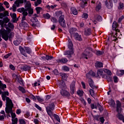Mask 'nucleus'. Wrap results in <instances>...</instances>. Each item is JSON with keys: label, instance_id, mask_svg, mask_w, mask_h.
Listing matches in <instances>:
<instances>
[{"label": "nucleus", "instance_id": "obj_1", "mask_svg": "<svg viewBox=\"0 0 124 124\" xmlns=\"http://www.w3.org/2000/svg\"><path fill=\"white\" fill-rule=\"evenodd\" d=\"M7 106L5 108V112L7 114H9L10 113L12 118V124H17L18 119L17 118H15L16 117V114L12 112V109L14 106L13 103H12V101L9 100L8 98H7Z\"/></svg>", "mask_w": 124, "mask_h": 124}, {"label": "nucleus", "instance_id": "obj_2", "mask_svg": "<svg viewBox=\"0 0 124 124\" xmlns=\"http://www.w3.org/2000/svg\"><path fill=\"white\" fill-rule=\"evenodd\" d=\"M4 24V21L0 20V25H1V27H2ZM9 34V33L4 29H2L1 30H0V35L2 36V38H3V39L5 40V41H7V40H8V38H9V36H8Z\"/></svg>", "mask_w": 124, "mask_h": 124}, {"label": "nucleus", "instance_id": "obj_3", "mask_svg": "<svg viewBox=\"0 0 124 124\" xmlns=\"http://www.w3.org/2000/svg\"><path fill=\"white\" fill-rule=\"evenodd\" d=\"M31 8V4L30 2H28L25 5V9L22 8L19 9V10L20 12H22V20H26V16H28V10Z\"/></svg>", "mask_w": 124, "mask_h": 124}, {"label": "nucleus", "instance_id": "obj_4", "mask_svg": "<svg viewBox=\"0 0 124 124\" xmlns=\"http://www.w3.org/2000/svg\"><path fill=\"white\" fill-rule=\"evenodd\" d=\"M38 17L36 14L33 15V17L30 20H27V22L30 24L32 27H36V21H37V18L36 17Z\"/></svg>", "mask_w": 124, "mask_h": 124}, {"label": "nucleus", "instance_id": "obj_5", "mask_svg": "<svg viewBox=\"0 0 124 124\" xmlns=\"http://www.w3.org/2000/svg\"><path fill=\"white\" fill-rule=\"evenodd\" d=\"M55 109V105L52 103L46 108V112L49 116H53L52 111Z\"/></svg>", "mask_w": 124, "mask_h": 124}, {"label": "nucleus", "instance_id": "obj_6", "mask_svg": "<svg viewBox=\"0 0 124 124\" xmlns=\"http://www.w3.org/2000/svg\"><path fill=\"white\" fill-rule=\"evenodd\" d=\"M114 2L116 3L118 1V0H113ZM105 5L108 9H111L113 7V2L112 0H106L105 2Z\"/></svg>", "mask_w": 124, "mask_h": 124}, {"label": "nucleus", "instance_id": "obj_7", "mask_svg": "<svg viewBox=\"0 0 124 124\" xmlns=\"http://www.w3.org/2000/svg\"><path fill=\"white\" fill-rule=\"evenodd\" d=\"M59 23L63 28H65L66 27V23H65V20H64V16L62 15L59 17Z\"/></svg>", "mask_w": 124, "mask_h": 124}, {"label": "nucleus", "instance_id": "obj_8", "mask_svg": "<svg viewBox=\"0 0 124 124\" xmlns=\"http://www.w3.org/2000/svg\"><path fill=\"white\" fill-rule=\"evenodd\" d=\"M81 57L84 59H86V60H88V58H90V57H91L90 49L89 48H87L81 54Z\"/></svg>", "mask_w": 124, "mask_h": 124}, {"label": "nucleus", "instance_id": "obj_9", "mask_svg": "<svg viewBox=\"0 0 124 124\" xmlns=\"http://www.w3.org/2000/svg\"><path fill=\"white\" fill-rule=\"evenodd\" d=\"M73 54H74V51L73 50H67L64 52V55L68 56L67 58L69 59L72 57V55H73Z\"/></svg>", "mask_w": 124, "mask_h": 124}, {"label": "nucleus", "instance_id": "obj_10", "mask_svg": "<svg viewBox=\"0 0 124 124\" xmlns=\"http://www.w3.org/2000/svg\"><path fill=\"white\" fill-rule=\"evenodd\" d=\"M70 93L71 94H74L75 92V81H73L71 83L70 86Z\"/></svg>", "mask_w": 124, "mask_h": 124}, {"label": "nucleus", "instance_id": "obj_11", "mask_svg": "<svg viewBox=\"0 0 124 124\" xmlns=\"http://www.w3.org/2000/svg\"><path fill=\"white\" fill-rule=\"evenodd\" d=\"M60 93L62 96H70V93L65 89L61 90Z\"/></svg>", "mask_w": 124, "mask_h": 124}, {"label": "nucleus", "instance_id": "obj_12", "mask_svg": "<svg viewBox=\"0 0 124 124\" xmlns=\"http://www.w3.org/2000/svg\"><path fill=\"white\" fill-rule=\"evenodd\" d=\"M94 120L95 121H98V122H100L102 124H104V118L101 117L99 115H95L94 116Z\"/></svg>", "mask_w": 124, "mask_h": 124}, {"label": "nucleus", "instance_id": "obj_13", "mask_svg": "<svg viewBox=\"0 0 124 124\" xmlns=\"http://www.w3.org/2000/svg\"><path fill=\"white\" fill-rule=\"evenodd\" d=\"M58 87H59V88L61 89V90L66 89L65 83L63 82V80H61L59 82Z\"/></svg>", "mask_w": 124, "mask_h": 124}, {"label": "nucleus", "instance_id": "obj_14", "mask_svg": "<svg viewBox=\"0 0 124 124\" xmlns=\"http://www.w3.org/2000/svg\"><path fill=\"white\" fill-rule=\"evenodd\" d=\"M89 84L91 88L92 89H97V86L94 85V83H93V80L92 79V78H89L88 80Z\"/></svg>", "mask_w": 124, "mask_h": 124}, {"label": "nucleus", "instance_id": "obj_15", "mask_svg": "<svg viewBox=\"0 0 124 124\" xmlns=\"http://www.w3.org/2000/svg\"><path fill=\"white\" fill-rule=\"evenodd\" d=\"M118 23L117 22L114 21L113 22L112 24V30L113 31H115V32H120V30L117 29V28H118Z\"/></svg>", "mask_w": 124, "mask_h": 124}, {"label": "nucleus", "instance_id": "obj_16", "mask_svg": "<svg viewBox=\"0 0 124 124\" xmlns=\"http://www.w3.org/2000/svg\"><path fill=\"white\" fill-rule=\"evenodd\" d=\"M103 72H104V70H102V69L98 70L97 72V77H99V78H100V77H102V78L104 77Z\"/></svg>", "mask_w": 124, "mask_h": 124}, {"label": "nucleus", "instance_id": "obj_17", "mask_svg": "<svg viewBox=\"0 0 124 124\" xmlns=\"http://www.w3.org/2000/svg\"><path fill=\"white\" fill-rule=\"evenodd\" d=\"M82 1L80 4V7L82 8H85L86 6H87V4H88V2L89 0H81Z\"/></svg>", "mask_w": 124, "mask_h": 124}, {"label": "nucleus", "instance_id": "obj_18", "mask_svg": "<svg viewBox=\"0 0 124 124\" xmlns=\"http://www.w3.org/2000/svg\"><path fill=\"white\" fill-rule=\"evenodd\" d=\"M73 37L76 40H78V41H82V40L81 35H79L78 33H74Z\"/></svg>", "mask_w": 124, "mask_h": 124}, {"label": "nucleus", "instance_id": "obj_19", "mask_svg": "<svg viewBox=\"0 0 124 124\" xmlns=\"http://www.w3.org/2000/svg\"><path fill=\"white\" fill-rule=\"evenodd\" d=\"M117 112H122V103L119 101L117 102Z\"/></svg>", "mask_w": 124, "mask_h": 124}, {"label": "nucleus", "instance_id": "obj_20", "mask_svg": "<svg viewBox=\"0 0 124 124\" xmlns=\"http://www.w3.org/2000/svg\"><path fill=\"white\" fill-rule=\"evenodd\" d=\"M19 51H20L21 54H22V55L24 56V57H28V55H27V53H26V49H24L22 47H19Z\"/></svg>", "mask_w": 124, "mask_h": 124}, {"label": "nucleus", "instance_id": "obj_21", "mask_svg": "<svg viewBox=\"0 0 124 124\" xmlns=\"http://www.w3.org/2000/svg\"><path fill=\"white\" fill-rule=\"evenodd\" d=\"M68 48L70 50H73V44H72V41L70 39H68Z\"/></svg>", "mask_w": 124, "mask_h": 124}, {"label": "nucleus", "instance_id": "obj_22", "mask_svg": "<svg viewBox=\"0 0 124 124\" xmlns=\"http://www.w3.org/2000/svg\"><path fill=\"white\" fill-rule=\"evenodd\" d=\"M57 62H62V63H66L68 60L66 58H62V59L57 60Z\"/></svg>", "mask_w": 124, "mask_h": 124}, {"label": "nucleus", "instance_id": "obj_23", "mask_svg": "<svg viewBox=\"0 0 124 124\" xmlns=\"http://www.w3.org/2000/svg\"><path fill=\"white\" fill-rule=\"evenodd\" d=\"M84 34L86 36L91 35V34H92V30H91V29L88 28L85 30L84 31Z\"/></svg>", "mask_w": 124, "mask_h": 124}, {"label": "nucleus", "instance_id": "obj_24", "mask_svg": "<svg viewBox=\"0 0 124 124\" xmlns=\"http://www.w3.org/2000/svg\"><path fill=\"white\" fill-rule=\"evenodd\" d=\"M24 1H26V0H17L15 3L18 7L20 5V3H24Z\"/></svg>", "mask_w": 124, "mask_h": 124}, {"label": "nucleus", "instance_id": "obj_25", "mask_svg": "<svg viewBox=\"0 0 124 124\" xmlns=\"http://www.w3.org/2000/svg\"><path fill=\"white\" fill-rule=\"evenodd\" d=\"M120 113H121V112H118V114L116 115V117L118 118V119H119V120L122 121L124 118V116Z\"/></svg>", "mask_w": 124, "mask_h": 124}, {"label": "nucleus", "instance_id": "obj_26", "mask_svg": "<svg viewBox=\"0 0 124 124\" xmlns=\"http://www.w3.org/2000/svg\"><path fill=\"white\" fill-rule=\"evenodd\" d=\"M95 67H97V68L99 67H103V64L102 62H96L95 64Z\"/></svg>", "mask_w": 124, "mask_h": 124}, {"label": "nucleus", "instance_id": "obj_27", "mask_svg": "<svg viewBox=\"0 0 124 124\" xmlns=\"http://www.w3.org/2000/svg\"><path fill=\"white\" fill-rule=\"evenodd\" d=\"M71 11L72 13H73L74 15H77V14H78V12L77 11V10L74 7L71 8Z\"/></svg>", "mask_w": 124, "mask_h": 124}, {"label": "nucleus", "instance_id": "obj_28", "mask_svg": "<svg viewBox=\"0 0 124 124\" xmlns=\"http://www.w3.org/2000/svg\"><path fill=\"white\" fill-rule=\"evenodd\" d=\"M26 20H23V16H22L21 22L23 27H24V28H29L30 26L28 24V23L24 21H26Z\"/></svg>", "mask_w": 124, "mask_h": 124}, {"label": "nucleus", "instance_id": "obj_29", "mask_svg": "<svg viewBox=\"0 0 124 124\" xmlns=\"http://www.w3.org/2000/svg\"><path fill=\"white\" fill-rule=\"evenodd\" d=\"M60 76L62 77L63 80H66L67 79V75L65 73H61L60 74Z\"/></svg>", "mask_w": 124, "mask_h": 124}, {"label": "nucleus", "instance_id": "obj_30", "mask_svg": "<svg viewBox=\"0 0 124 124\" xmlns=\"http://www.w3.org/2000/svg\"><path fill=\"white\" fill-rule=\"evenodd\" d=\"M7 98H8L9 100H11V99H9V97H6V96L2 95V99L4 101H5V100H6V107L7 105ZM12 101V100H11Z\"/></svg>", "mask_w": 124, "mask_h": 124}, {"label": "nucleus", "instance_id": "obj_31", "mask_svg": "<svg viewBox=\"0 0 124 124\" xmlns=\"http://www.w3.org/2000/svg\"><path fill=\"white\" fill-rule=\"evenodd\" d=\"M88 75H90L92 77H94V76H95V73L93 71H90L87 74L86 76H88Z\"/></svg>", "mask_w": 124, "mask_h": 124}, {"label": "nucleus", "instance_id": "obj_32", "mask_svg": "<svg viewBox=\"0 0 124 124\" xmlns=\"http://www.w3.org/2000/svg\"><path fill=\"white\" fill-rule=\"evenodd\" d=\"M76 31H77V29L75 28H70L69 30V32L70 33V34H73L74 35V32Z\"/></svg>", "mask_w": 124, "mask_h": 124}, {"label": "nucleus", "instance_id": "obj_33", "mask_svg": "<svg viewBox=\"0 0 124 124\" xmlns=\"http://www.w3.org/2000/svg\"><path fill=\"white\" fill-rule=\"evenodd\" d=\"M117 34H118L117 32H115V35H114V33L112 34L111 40L114 41L117 39Z\"/></svg>", "mask_w": 124, "mask_h": 124}, {"label": "nucleus", "instance_id": "obj_34", "mask_svg": "<svg viewBox=\"0 0 124 124\" xmlns=\"http://www.w3.org/2000/svg\"><path fill=\"white\" fill-rule=\"evenodd\" d=\"M104 72L107 73V74H108V75H109V76H111L112 75V73L111 72V71L107 69H105L104 70Z\"/></svg>", "mask_w": 124, "mask_h": 124}, {"label": "nucleus", "instance_id": "obj_35", "mask_svg": "<svg viewBox=\"0 0 124 124\" xmlns=\"http://www.w3.org/2000/svg\"><path fill=\"white\" fill-rule=\"evenodd\" d=\"M109 105L111 106L112 107H115L116 104L115 103V101L113 100H110L109 101Z\"/></svg>", "mask_w": 124, "mask_h": 124}, {"label": "nucleus", "instance_id": "obj_36", "mask_svg": "<svg viewBox=\"0 0 124 124\" xmlns=\"http://www.w3.org/2000/svg\"><path fill=\"white\" fill-rule=\"evenodd\" d=\"M101 9V3H99L96 6V11H99Z\"/></svg>", "mask_w": 124, "mask_h": 124}, {"label": "nucleus", "instance_id": "obj_37", "mask_svg": "<svg viewBox=\"0 0 124 124\" xmlns=\"http://www.w3.org/2000/svg\"><path fill=\"white\" fill-rule=\"evenodd\" d=\"M25 50L26 51L27 54H31V49L29 47H25Z\"/></svg>", "mask_w": 124, "mask_h": 124}, {"label": "nucleus", "instance_id": "obj_38", "mask_svg": "<svg viewBox=\"0 0 124 124\" xmlns=\"http://www.w3.org/2000/svg\"><path fill=\"white\" fill-rule=\"evenodd\" d=\"M36 98L37 99L39 102H43L44 101V99H43L42 97L39 96H36Z\"/></svg>", "mask_w": 124, "mask_h": 124}, {"label": "nucleus", "instance_id": "obj_39", "mask_svg": "<svg viewBox=\"0 0 124 124\" xmlns=\"http://www.w3.org/2000/svg\"><path fill=\"white\" fill-rule=\"evenodd\" d=\"M42 10V8L40 7H37L35 8V10L37 12V14H39L40 13V11H41Z\"/></svg>", "mask_w": 124, "mask_h": 124}, {"label": "nucleus", "instance_id": "obj_40", "mask_svg": "<svg viewBox=\"0 0 124 124\" xmlns=\"http://www.w3.org/2000/svg\"><path fill=\"white\" fill-rule=\"evenodd\" d=\"M46 61H51V60H53V59H54V57L46 55Z\"/></svg>", "mask_w": 124, "mask_h": 124}, {"label": "nucleus", "instance_id": "obj_41", "mask_svg": "<svg viewBox=\"0 0 124 124\" xmlns=\"http://www.w3.org/2000/svg\"><path fill=\"white\" fill-rule=\"evenodd\" d=\"M6 88V85L5 84H2L1 83V81L0 80V89H2L3 90V89Z\"/></svg>", "mask_w": 124, "mask_h": 124}, {"label": "nucleus", "instance_id": "obj_42", "mask_svg": "<svg viewBox=\"0 0 124 124\" xmlns=\"http://www.w3.org/2000/svg\"><path fill=\"white\" fill-rule=\"evenodd\" d=\"M18 90H19L20 92H21L23 93H26V90H25L24 87L22 86H19L18 87Z\"/></svg>", "mask_w": 124, "mask_h": 124}, {"label": "nucleus", "instance_id": "obj_43", "mask_svg": "<svg viewBox=\"0 0 124 124\" xmlns=\"http://www.w3.org/2000/svg\"><path fill=\"white\" fill-rule=\"evenodd\" d=\"M62 12L61 11H57L56 12V16L57 17H60V16H62Z\"/></svg>", "mask_w": 124, "mask_h": 124}, {"label": "nucleus", "instance_id": "obj_44", "mask_svg": "<svg viewBox=\"0 0 124 124\" xmlns=\"http://www.w3.org/2000/svg\"><path fill=\"white\" fill-rule=\"evenodd\" d=\"M44 17L45 18V19H50L51 16L49 14L47 13L44 14Z\"/></svg>", "mask_w": 124, "mask_h": 124}, {"label": "nucleus", "instance_id": "obj_45", "mask_svg": "<svg viewBox=\"0 0 124 124\" xmlns=\"http://www.w3.org/2000/svg\"><path fill=\"white\" fill-rule=\"evenodd\" d=\"M29 98H31V99H32L34 101H35L36 100V97L34 96L33 94H31L29 96Z\"/></svg>", "mask_w": 124, "mask_h": 124}, {"label": "nucleus", "instance_id": "obj_46", "mask_svg": "<svg viewBox=\"0 0 124 124\" xmlns=\"http://www.w3.org/2000/svg\"><path fill=\"white\" fill-rule=\"evenodd\" d=\"M0 14L1 15V16L4 17L5 16H8V15H9V13H8L7 11H5L3 12V14L1 13Z\"/></svg>", "mask_w": 124, "mask_h": 124}, {"label": "nucleus", "instance_id": "obj_47", "mask_svg": "<svg viewBox=\"0 0 124 124\" xmlns=\"http://www.w3.org/2000/svg\"><path fill=\"white\" fill-rule=\"evenodd\" d=\"M95 18L98 21H102V17H101V16H99V15L96 16Z\"/></svg>", "mask_w": 124, "mask_h": 124}, {"label": "nucleus", "instance_id": "obj_48", "mask_svg": "<svg viewBox=\"0 0 124 124\" xmlns=\"http://www.w3.org/2000/svg\"><path fill=\"white\" fill-rule=\"evenodd\" d=\"M77 93L78 95H79V96H82V95H83V94L84 93V92H83V91L82 90H78L77 92Z\"/></svg>", "mask_w": 124, "mask_h": 124}, {"label": "nucleus", "instance_id": "obj_49", "mask_svg": "<svg viewBox=\"0 0 124 124\" xmlns=\"http://www.w3.org/2000/svg\"><path fill=\"white\" fill-rule=\"evenodd\" d=\"M12 18H13L14 20V22H15L16 21V18H17V16L16 15V14L14 13L12 16H11Z\"/></svg>", "mask_w": 124, "mask_h": 124}, {"label": "nucleus", "instance_id": "obj_50", "mask_svg": "<svg viewBox=\"0 0 124 124\" xmlns=\"http://www.w3.org/2000/svg\"><path fill=\"white\" fill-rule=\"evenodd\" d=\"M97 106L99 111H102V110H103V109L102 108V107L101 106V105H100V104H99V103H97Z\"/></svg>", "mask_w": 124, "mask_h": 124}, {"label": "nucleus", "instance_id": "obj_51", "mask_svg": "<svg viewBox=\"0 0 124 124\" xmlns=\"http://www.w3.org/2000/svg\"><path fill=\"white\" fill-rule=\"evenodd\" d=\"M62 69L63 70H64V71H69V68H68V67H67L66 66H63L62 67Z\"/></svg>", "mask_w": 124, "mask_h": 124}, {"label": "nucleus", "instance_id": "obj_52", "mask_svg": "<svg viewBox=\"0 0 124 124\" xmlns=\"http://www.w3.org/2000/svg\"><path fill=\"white\" fill-rule=\"evenodd\" d=\"M54 118L58 121L59 123L61 122V119H60V116L57 114H54Z\"/></svg>", "mask_w": 124, "mask_h": 124}, {"label": "nucleus", "instance_id": "obj_53", "mask_svg": "<svg viewBox=\"0 0 124 124\" xmlns=\"http://www.w3.org/2000/svg\"><path fill=\"white\" fill-rule=\"evenodd\" d=\"M124 4L122 2H120L119 6H118V8L119 9H124Z\"/></svg>", "mask_w": 124, "mask_h": 124}, {"label": "nucleus", "instance_id": "obj_54", "mask_svg": "<svg viewBox=\"0 0 124 124\" xmlns=\"http://www.w3.org/2000/svg\"><path fill=\"white\" fill-rule=\"evenodd\" d=\"M41 3V0H37L36 2H35V6H37L39 5Z\"/></svg>", "mask_w": 124, "mask_h": 124}, {"label": "nucleus", "instance_id": "obj_55", "mask_svg": "<svg viewBox=\"0 0 124 124\" xmlns=\"http://www.w3.org/2000/svg\"><path fill=\"white\" fill-rule=\"evenodd\" d=\"M89 92L91 95L93 97L94 96V92L93 90V89H91Z\"/></svg>", "mask_w": 124, "mask_h": 124}, {"label": "nucleus", "instance_id": "obj_56", "mask_svg": "<svg viewBox=\"0 0 124 124\" xmlns=\"http://www.w3.org/2000/svg\"><path fill=\"white\" fill-rule=\"evenodd\" d=\"M28 11L29 14H31V15L33 14V9L30 8V9H29Z\"/></svg>", "mask_w": 124, "mask_h": 124}, {"label": "nucleus", "instance_id": "obj_57", "mask_svg": "<svg viewBox=\"0 0 124 124\" xmlns=\"http://www.w3.org/2000/svg\"><path fill=\"white\" fill-rule=\"evenodd\" d=\"M51 22H53V23H57L58 22V20L55 17H51Z\"/></svg>", "mask_w": 124, "mask_h": 124}, {"label": "nucleus", "instance_id": "obj_58", "mask_svg": "<svg viewBox=\"0 0 124 124\" xmlns=\"http://www.w3.org/2000/svg\"><path fill=\"white\" fill-rule=\"evenodd\" d=\"M23 70H24V71H28V70H29V69H30V67L28 66H24L23 67Z\"/></svg>", "mask_w": 124, "mask_h": 124}, {"label": "nucleus", "instance_id": "obj_59", "mask_svg": "<svg viewBox=\"0 0 124 124\" xmlns=\"http://www.w3.org/2000/svg\"><path fill=\"white\" fill-rule=\"evenodd\" d=\"M8 27H9V28H10V29H13V28H14V25H13L12 23L9 22L8 24Z\"/></svg>", "mask_w": 124, "mask_h": 124}, {"label": "nucleus", "instance_id": "obj_60", "mask_svg": "<svg viewBox=\"0 0 124 124\" xmlns=\"http://www.w3.org/2000/svg\"><path fill=\"white\" fill-rule=\"evenodd\" d=\"M96 54L97 56H100V55H102V54H103V51H97Z\"/></svg>", "mask_w": 124, "mask_h": 124}, {"label": "nucleus", "instance_id": "obj_61", "mask_svg": "<svg viewBox=\"0 0 124 124\" xmlns=\"http://www.w3.org/2000/svg\"><path fill=\"white\" fill-rule=\"evenodd\" d=\"M19 122L20 124H26V122L23 119H19Z\"/></svg>", "mask_w": 124, "mask_h": 124}, {"label": "nucleus", "instance_id": "obj_62", "mask_svg": "<svg viewBox=\"0 0 124 124\" xmlns=\"http://www.w3.org/2000/svg\"><path fill=\"white\" fill-rule=\"evenodd\" d=\"M4 118H6V116L4 115H0V121H3L4 120Z\"/></svg>", "mask_w": 124, "mask_h": 124}, {"label": "nucleus", "instance_id": "obj_63", "mask_svg": "<svg viewBox=\"0 0 124 124\" xmlns=\"http://www.w3.org/2000/svg\"><path fill=\"white\" fill-rule=\"evenodd\" d=\"M82 18H84V19H87L88 18V14L84 13L82 16Z\"/></svg>", "mask_w": 124, "mask_h": 124}, {"label": "nucleus", "instance_id": "obj_64", "mask_svg": "<svg viewBox=\"0 0 124 124\" xmlns=\"http://www.w3.org/2000/svg\"><path fill=\"white\" fill-rule=\"evenodd\" d=\"M10 68L12 70H15V67L12 64L10 65Z\"/></svg>", "mask_w": 124, "mask_h": 124}]
</instances>
